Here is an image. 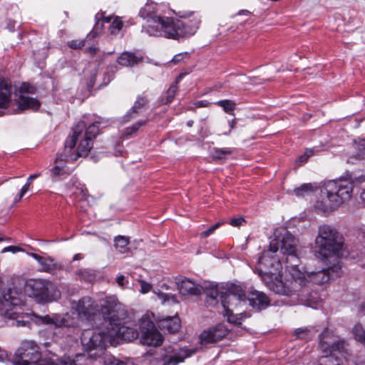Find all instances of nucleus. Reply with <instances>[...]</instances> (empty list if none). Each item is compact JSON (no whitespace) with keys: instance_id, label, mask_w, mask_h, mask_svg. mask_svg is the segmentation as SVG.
I'll return each mask as SVG.
<instances>
[{"instance_id":"nucleus-1","label":"nucleus","mask_w":365,"mask_h":365,"mask_svg":"<svg viewBox=\"0 0 365 365\" xmlns=\"http://www.w3.org/2000/svg\"><path fill=\"white\" fill-rule=\"evenodd\" d=\"M24 294L34 298L40 303H47L60 298L61 292L49 280L42 279H25L21 277L12 278L8 289L0 297V315L8 326L29 327L31 322L38 324L53 327L76 326V320L70 315L61 316L51 314L38 316L31 312H25Z\"/></svg>"},{"instance_id":"nucleus-2","label":"nucleus","mask_w":365,"mask_h":365,"mask_svg":"<svg viewBox=\"0 0 365 365\" xmlns=\"http://www.w3.org/2000/svg\"><path fill=\"white\" fill-rule=\"evenodd\" d=\"M298 241L288 231L270 242L269 249L264 250L259 258L256 272L269 288V283L277 279L293 276L300 279L302 272L299 269L302 264L298 255Z\"/></svg>"},{"instance_id":"nucleus-3","label":"nucleus","mask_w":365,"mask_h":365,"mask_svg":"<svg viewBox=\"0 0 365 365\" xmlns=\"http://www.w3.org/2000/svg\"><path fill=\"white\" fill-rule=\"evenodd\" d=\"M98 123L87 125L85 121H79L72 129V133L65 141V148L62 153H58L55 165L51 169L53 180L56 178L68 175L73 169L69 164L80 157L88 155L93 146V140L98 133Z\"/></svg>"},{"instance_id":"nucleus-4","label":"nucleus","mask_w":365,"mask_h":365,"mask_svg":"<svg viewBox=\"0 0 365 365\" xmlns=\"http://www.w3.org/2000/svg\"><path fill=\"white\" fill-rule=\"evenodd\" d=\"M299 269L302 272L299 279L293 276L284 279L276 277L274 282L269 283V289L275 294L295 299L307 306L315 307L316 302L312 298V286L328 282L330 280V273L327 269L309 272L302 264Z\"/></svg>"},{"instance_id":"nucleus-5","label":"nucleus","mask_w":365,"mask_h":365,"mask_svg":"<svg viewBox=\"0 0 365 365\" xmlns=\"http://www.w3.org/2000/svg\"><path fill=\"white\" fill-rule=\"evenodd\" d=\"M101 314L107 324L112 343L116 338L131 341L138 336L136 329L122 324L127 317L125 306L115 296L106 297L101 302Z\"/></svg>"},{"instance_id":"nucleus-6","label":"nucleus","mask_w":365,"mask_h":365,"mask_svg":"<svg viewBox=\"0 0 365 365\" xmlns=\"http://www.w3.org/2000/svg\"><path fill=\"white\" fill-rule=\"evenodd\" d=\"M353 188V180L351 178L342 177L325 182L319 188V197L314 205V209L322 213L336 210L351 198Z\"/></svg>"},{"instance_id":"nucleus-7","label":"nucleus","mask_w":365,"mask_h":365,"mask_svg":"<svg viewBox=\"0 0 365 365\" xmlns=\"http://www.w3.org/2000/svg\"><path fill=\"white\" fill-rule=\"evenodd\" d=\"M316 251L314 255L323 262H330L341 257L345 252L344 239L335 227L322 224L318 227L314 240Z\"/></svg>"},{"instance_id":"nucleus-8","label":"nucleus","mask_w":365,"mask_h":365,"mask_svg":"<svg viewBox=\"0 0 365 365\" xmlns=\"http://www.w3.org/2000/svg\"><path fill=\"white\" fill-rule=\"evenodd\" d=\"M106 298H104L105 299ZM103 299L99 301V304L97 303L93 299L90 297H83L78 301L71 302V313H66L65 314H61V316L70 315L71 317L76 320L77 324L76 326H61L54 327L56 331L54 332L55 340L58 341L60 339L56 336L58 334H61L65 331V329H74L79 325L80 320H85L91 322L94 319L95 317L101 313V302ZM74 330L72 329V331Z\"/></svg>"},{"instance_id":"nucleus-9","label":"nucleus","mask_w":365,"mask_h":365,"mask_svg":"<svg viewBox=\"0 0 365 365\" xmlns=\"http://www.w3.org/2000/svg\"><path fill=\"white\" fill-rule=\"evenodd\" d=\"M221 303L224 309V315L230 323L240 324L243 319V313L240 312L246 306V293L245 289L237 284H232L227 292L221 294Z\"/></svg>"},{"instance_id":"nucleus-10","label":"nucleus","mask_w":365,"mask_h":365,"mask_svg":"<svg viewBox=\"0 0 365 365\" xmlns=\"http://www.w3.org/2000/svg\"><path fill=\"white\" fill-rule=\"evenodd\" d=\"M81 343L88 357L100 358L108 344H112L108 329L102 327L96 329H88L83 332Z\"/></svg>"},{"instance_id":"nucleus-11","label":"nucleus","mask_w":365,"mask_h":365,"mask_svg":"<svg viewBox=\"0 0 365 365\" xmlns=\"http://www.w3.org/2000/svg\"><path fill=\"white\" fill-rule=\"evenodd\" d=\"M181 25V20L163 16L162 19H158V22L155 26L150 24L143 26L142 31L149 36L179 39L182 38L179 27Z\"/></svg>"},{"instance_id":"nucleus-12","label":"nucleus","mask_w":365,"mask_h":365,"mask_svg":"<svg viewBox=\"0 0 365 365\" xmlns=\"http://www.w3.org/2000/svg\"><path fill=\"white\" fill-rule=\"evenodd\" d=\"M140 342L150 346H160L163 341V335L155 328L153 322L148 315H144L139 324Z\"/></svg>"},{"instance_id":"nucleus-13","label":"nucleus","mask_w":365,"mask_h":365,"mask_svg":"<svg viewBox=\"0 0 365 365\" xmlns=\"http://www.w3.org/2000/svg\"><path fill=\"white\" fill-rule=\"evenodd\" d=\"M177 15L184 19L181 20L182 25L179 26L181 31L182 38H186L194 35L201 24V16L193 12L189 11H179Z\"/></svg>"},{"instance_id":"nucleus-14","label":"nucleus","mask_w":365,"mask_h":365,"mask_svg":"<svg viewBox=\"0 0 365 365\" xmlns=\"http://www.w3.org/2000/svg\"><path fill=\"white\" fill-rule=\"evenodd\" d=\"M35 91V88L29 83H22L19 89V96L16 99L17 104L21 110H37L39 108L40 102L33 96Z\"/></svg>"},{"instance_id":"nucleus-15","label":"nucleus","mask_w":365,"mask_h":365,"mask_svg":"<svg viewBox=\"0 0 365 365\" xmlns=\"http://www.w3.org/2000/svg\"><path fill=\"white\" fill-rule=\"evenodd\" d=\"M228 334V329L224 324H218L203 331L200 336L203 345L215 343L222 339Z\"/></svg>"},{"instance_id":"nucleus-16","label":"nucleus","mask_w":365,"mask_h":365,"mask_svg":"<svg viewBox=\"0 0 365 365\" xmlns=\"http://www.w3.org/2000/svg\"><path fill=\"white\" fill-rule=\"evenodd\" d=\"M160 6L153 1L148 0L145 4L140 9L139 16L144 19H147L148 25L155 26L158 22V19H162L159 14Z\"/></svg>"},{"instance_id":"nucleus-17","label":"nucleus","mask_w":365,"mask_h":365,"mask_svg":"<svg viewBox=\"0 0 365 365\" xmlns=\"http://www.w3.org/2000/svg\"><path fill=\"white\" fill-rule=\"evenodd\" d=\"M29 255L36 260L41 267V271L53 274L56 270L62 269V265L47 254L39 255L36 253H30Z\"/></svg>"},{"instance_id":"nucleus-18","label":"nucleus","mask_w":365,"mask_h":365,"mask_svg":"<svg viewBox=\"0 0 365 365\" xmlns=\"http://www.w3.org/2000/svg\"><path fill=\"white\" fill-rule=\"evenodd\" d=\"M179 292L182 295H199L204 291V287L189 278L178 279L177 282Z\"/></svg>"},{"instance_id":"nucleus-19","label":"nucleus","mask_w":365,"mask_h":365,"mask_svg":"<svg viewBox=\"0 0 365 365\" xmlns=\"http://www.w3.org/2000/svg\"><path fill=\"white\" fill-rule=\"evenodd\" d=\"M165 351L167 359L163 365H178L190 356V354L187 350L174 346L166 348Z\"/></svg>"},{"instance_id":"nucleus-20","label":"nucleus","mask_w":365,"mask_h":365,"mask_svg":"<svg viewBox=\"0 0 365 365\" xmlns=\"http://www.w3.org/2000/svg\"><path fill=\"white\" fill-rule=\"evenodd\" d=\"M247 300L251 307L259 309L266 308L270 302L264 293L257 290L250 292L248 296L246 295V302Z\"/></svg>"},{"instance_id":"nucleus-21","label":"nucleus","mask_w":365,"mask_h":365,"mask_svg":"<svg viewBox=\"0 0 365 365\" xmlns=\"http://www.w3.org/2000/svg\"><path fill=\"white\" fill-rule=\"evenodd\" d=\"M158 324L162 331L168 333H175L180 327V320L178 316L159 319Z\"/></svg>"},{"instance_id":"nucleus-22","label":"nucleus","mask_w":365,"mask_h":365,"mask_svg":"<svg viewBox=\"0 0 365 365\" xmlns=\"http://www.w3.org/2000/svg\"><path fill=\"white\" fill-rule=\"evenodd\" d=\"M11 96V86L4 78L0 76V108L6 107Z\"/></svg>"},{"instance_id":"nucleus-23","label":"nucleus","mask_w":365,"mask_h":365,"mask_svg":"<svg viewBox=\"0 0 365 365\" xmlns=\"http://www.w3.org/2000/svg\"><path fill=\"white\" fill-rule=\"evenodd\" d=\"M148 101L143 97H138L136 101L134 103V106L131 108V109L128 112V113L125 116V120L128 121L131 118H134L137 117L140 113H141L146 105Z\"/></svg>"},{"instance_id":"nucleus-24","label":"nucleus","mask_w":365,"mask_h":365,"mask_svg":"<svg viewBox=\"0 0 365 365\" xmlns=\"http://www.w3.org/2000/svg\"><path fill=\"white\" fill-rule=\"evenodd\" d=\"M141 61V58L131 52H123L118 57L117 62L123 66H133Z\"/></svg>"},{"instance_id":"nucleus-25","label":"nucleus","mask_w":365,"mask_h":365,"mask_svg":"<svg viewBox=\"0 0 365 365\" xmlns=\"http://www.w3.org/2000/svg\"><path fill=\"white\" fill-rule=\"evenodd\" d=\"M98 24L94 26L93 29L87 35L85 40H73L68 42V46L74 49L85 46L88 41H92L97 36Z\"/></svg>"},{"instance_id":"nucleus-26","label":"nucleus","mask_w":365,"mask_h":365,"mask_svg":"<svg viewBox=\"0 0 365 365\" xmlns=\"http://www.w3.org/2000/svg\"><path fill=\"white\" fill-rule=\"evenodd\" d=\"M68 190L71 194L81 195L85 197L87 195V190L84 185L81 184L77 179L72 178L68 184Z\"/></svg>"},{"instance_id":"nucleus-27","label":"nucleus","mask_w":365,"mask_h":365,"mask_svg":"<svg viewBox=\"0 0 365 365\" xmlns=\"http://www.w3.org/2000/svg\"><path fill=\"white\" fill-rule=\"evenodd\" d=\"M232 284L227 286L225 291H219L217 286L212 285V287L207 289L206 292L207 302L209 304H214L217 302L218 296L221 298V294L227 292V289Z\"/></svg>"},{"instance_id":"nucleus-28","label":"nucleus","mask_w":365,"mask_h":365,"mask_svg":"<svg viewBox=\"0 0 365 365\" xmlns=\"http://www.w3.org/2000/svg\"><path fill=\"white\" fill-rule=\"evenodd\" d=\"M103 365H134L133 362L128 359L125 361H120L111 354H106L101 359Z\"/></svg>"},{"instance_id":"nucleus-29","label":"nucleus","mask_w":365,"mask_h":365,"mask_svg":"<svg viewBox=\"0 0 365 365\" xmlns=\"http://www.w3.org/2000/svg\"><path fill=\"white\" fill-rule=\"evenodd\" d=\"M83 358H84L83 355L78 354V355L76 356L75 359H71L70 356H64L60 360L58 364L55 363L56 359L53 358L48 359V361L52 362L54 365H78L77 362H78L79 360H81Z\"/></svg>"},{"instance_id":"nucleus-30","label":"nucleus","mask_w":365,"mask_h":365,"mask_svg":"<svg viewBox=\"0 0 365 365\" xmlns=\"http://www.w3.org/2000/svg\"><path fill=\"white\" fill-rule=\"evenodd\" d=\"M232 153V150L229 148H214L211 152L212 158L217 160H223L226 158V156L230 155Z\"/></svg>"},{"instance_id":"nucleus-31","label":"nucleus","mask_w":365,"mask_h":365,"mask_svg":"<svg viewBox=\"0 0 365 365\" xmlns=\"http://www.w3.org/2000/svg\"><path fill=\"white\" fill-rule=\"evenodd\" d=\"M314 187L312 184L305 183L294 190L297 196L304 197L314 191Z\"/></svg>"},{"instance_id":"nucleus-32","label":"nucleus","mask_w":365,"mask_h":365,"mask_svg":"<svg viewBox=\"0 0 365 365\" xmlns=\"http://www.w3.org/2000/svg\"><path fill=\"white\" fill-rule=\"evenodd\" d=\"M154 294H156L158 298L161 301L162 304H165L171 302L172 303H176L177 300L175 295L171 294H166L161 292L160 291H153Z\"/></svg>"},{"instance_id":"nucleus-33","label":"nucleus","mask_w":365,"mask_h":365,"mask_svg":"<svg viewBox=\"0 0 365 365\" xmlns=\"http://www.w3.org/2000/svg\"><path fill=\"white\" fill-rule=\"evenodd\" d=\"M217 104L221 106L227 113L232 112L235 110L236 106L235 103L230 100H221L217 101Z\"/></svg>"},{"instance_id":"nucleus-34","label":"nucleus","mask_w":365,"mask_h":365,"mask_svg":"<svg viewBox=\"0 0 365 365\" xmlns=\"http://www.w3.org/2000/svg\"><path fill=\"white\" fill-rule=\"evenodd\" d=\"M129 242V240L128 237L124 236H118L115 239V245L117 248H120V252H125V250L126 249Z\"/></svg>"},{"instance_id":"nucleus-35","label":"nucleus","mask_w":365,"mask_h":365,"mask_svg":"<svg viewBox=\"0 0 365 365\" xmlns=\"http://www.w3.org/2000/svg\"><path fill=\"white\" fill-rule=\"evenodd\" d=\"M327 270L330 273V279L339 277L342 273L341 265L339 262L328 267Z\"/></svg>"},{"instance_id":"nucleus-36","label":"nucleus","mask_w":365,"mask_h":365,"mask_svg":"<svg viewBox=\"0 0 365 365\" xmlns=\"http://www.w3.org/2000/svg\"><path fill=\"white\" fill-rule=\"evenodd\" d=\"M123 26V21L119 17L115 18V19L112 21L111 25L110 26L109 30L111 34H118Z\"/></svg>"},{"instance_id":"nucleus-37","label":"nucleus","mask_w":365,"mask_h":365,"mask_svg":"<svg viewBox=\"0 0 365 365\" xmlns=\"http://www.w3.org/2000/svg\"><path fill=\"white\" fill-rule=\"evenodd\" d=\"M178 83V80H177L175 81V83H173L168 88V90L167 91V99H166L167 103H169L173 101V100L177 93V91H178V86H177Z\"/></svg>"},{"instance_id":"nucleus-38","label":"nucleus","mask_w":365,"mask_h":365,"mask_svg":"<svg viewBox=\"0 0 365 365\" xmlns=\"http://www.w3.org/2000/svg\"><path fill=\"white\" fill-rule=\"evenodd\" d=\"M295 335L302 339H308L311 337V331L307 328H299L295 330Z\"/></svg>"},{"instance_id":"nucleus-39","label":"nucleus","mask_w":365,"mask_h":365,"mask_svg":"<svg viewBox=\"0 0 365 365\" xmlns=\"http://www.w3.org/2000/svg\"><path fill=\"white\" fill-rule=\"evenodd\" d=\"M356 150L359 158L365 160V138L359 140L356 143Z\"/></svg>"},{"instance_id":"nucleus-40","label":"nucleus","mask_w":365,"mask_h":365,"mask_svg":"<svg viewBox=\"0 0 365 365\" xmlns=\"http://www.w3.org/2000/svg\"><path fill=\"white\" fill-rule=\"evenodd\" d=\"M138 282L140 285V293L143 294L148 293L152 289V284L143 279H138Z\"/></svg>"},{"instance_id":"nucleus-41","label":"nucleus","mask_w":365,"mask_h":365,"mask_svg":"<svg viewBox=\"0 0 365 365\" xmlns=\"http://www.w3.org/2000/svg\"><path fill=\"white\" fill-rule=\"evenodd\" d=\"M222 225L221 222H217L216 224L211 226L209 229L207 230H205L201 232L200 235L202 237H207L212 235L220 225Z\"/></svg>"},{"instance_id":"nucleus-42","label":"nucleus","mask_w":365,"mask_h":365,"mask_svg":"<svg viewBox=\"0 0 365 365\" xmlns=\"http://www.w3.org/2000/svg\"><path fill=\"white\" fill-rule=\"evenodd\" d=\"M96 73H97V70H96V67L91 69V75L89 76V79L87 83V86L89 89L92 88L95 84V79H96Z\"/></svg>"},{"instance_id":"nucleus-43","label":"nucleus","mask_w":365,"mask_h":365,"mask_svg":"<svg viewBox=\"0 0 365 365\" xmlns=\"http://www.w3.org/2000/svg\"><path fill=\"white\" fill-rule=\"evenodd\" d=\"M145 120H140L138 121L135 124H134L131 128H128L127 129V134L130 135L135 131H137L141 126L145 124Z\"/></svg>"},{"instance_id":"nucleus-44","label":"nucleus","mask_w":365,"mask_h":365,"mask_svg":"<svg viewBox=\"0 0 365 365\" xmlns=\"http://www.w3.org/2000/svg\"><path fill=\"white\" fill-rule=\"evenodd\" d=\"M96 19H97L96 25L98 24V29H97L96 31L98 33L99 31L101 29V26H99V21L101 19L103 23H109L110 21L111 18L110 16L104 17L103 16V14H97L96 16Z\"/></svg>"},{"instance_id":"nucleus-45","label":"nucleus","mask_w":365,"mask_h":365,"mask_svg":"<svg viewBox=\"0 0 365 365\" xmlns=\"http://www.w3.org/2000/svg\"><path fill=\"white\" fill-rule=\"evenodd\" d=\"M116 282L118 285L122 289H125L126 287V285L128 284V281L123 274H120L117 277Z\"/></svg>"},{"instance_id":"nucleus-46","label":"nucleus","mask_w":365,"mask_h":365,"mask_svg":"<svg viewBox=\"0 0 365 365\" xmlns=\"http://www.w3.org/2000/svg\"><path fill=\"white\" fill-rule=\"evenodd\" d=\"M245 222L243 217L232 218L230 224L233 227H240Z\"/></svg>"},{"instance_id":"nucleus-47","label":"nucleus","mask_w":365,"mask_h":365,"mask_svg":"<svg viewBox=\"0 0 365 365\" xmlns=\"http://www.w3.org/2000/svg\"><path fill=\"white\" fill-rule=\"evenodd\" d=\"M187 53H180L178 54H176L171 60V61L174 63H178L180 62L185 56H187Z\"/></svg>"},{"instance_id":"nucleus-48","label":"nucleus","mask_w":365,"mask_h":365,"mask_svg":"<svg viewBox=\"0 0 365 365\" xmlns=\"http://www.w3.org/2000/svg\"><path fill=\"white\" fill-rule=\"evenodd\" d=\"M20 250H21V248H19V247L11 245V246H8V247H4L1 250V253H5V252H11L13 253H16L17 252H19Z\"/></svg>"},{"instance_id":"nucleus-49","label":"nucleus","mask_w":365,"mask_h":365,"mask_svg":"<svg viewBox=\"0 0 365 365\" xmlns=\"http://www.w3.org/2000/svg\"><path fill=\"white\" fill-rule=\"evenodd\" d=\"M346 178H351L353 180V184L354 185L355 182H363L365 181V175L364 174H361L360 175H354V177H352L351 175H349L347 176Z\"/></svg>"},{"instance_id":"nucleus-50","label":"nucleus","mask_w":365,"mask_h":365,"mask_svg":"<svg viewBox=\"0 0 365 365\" xmlns=\"http://www.w3.org/2000/svg\"><path fill=\"white\" fill-rule=\"evenodd\" d=\"M30 182H26V184L21 187L20 193L19 195V200H21V199L26 193V192L29 191V190L30 189Z\"/></svg>"},{"instance_id":"nucleus-51","label":"nucleus","mask_w":365,"mask_h":365,"mask_svg":"<svg viewBox=\"0 0 365 365\" xmlns=\"http://www.w3.org/2000/svg\"><path fill=\"white\" fill-rule=\"evenodd\" d=\"M308 157H307L305 155V154H303L302 155L299 156L297 159V161L296 163L299 165H301L302 164H304L305 163H307V161L308 160Z\"/></svg>"},{"instance_id":"nucleus-52","label":"nucleus","mask_w":365,"mask_h":365,"mask_svg":"<svg viewBox=\"0 0 365 365\" xmlns=\"http://www.w3.org/2000/svg\"><path fill=\"white\" fill-rule=\"evenodd\" d=\"M228 124H229L230 128L227 132L222 133V134H224V135H229L230 133L231 130L235 128V126L236 125L235 119H232V120L228 121Z\"/></svg>"},{"instance_id":"nucleus-53","label":"nucleus","mask_w":365,"mask_h":365,"mask_svg":"<svg viewBox=\"0 0 365 365\" xmlns=\"http://www.w3.org/2000/svg\"><path fill=\"white\" fill-rule=\"evenodd\" d=\"M209 103L206 101H198L195 103L197 107H207Z\"/></svg>"},{"instance_id":"nucleus-54","label":"nucleus","mask_w":365,"mask_h":365,"mask_svg":"<svg viewBox=\"0 0 365 365\" xmlns=\"http://www.w3.org/2000/svg\"><path fill=\"white\" fill-rule=\"evenodd\" d=\"M15 21H11V20H8V23H7V26L6 28L9 30V31H14V28H15Z\"/></svg>"},{"instance_id":"nucleus-55","label":"nucleus","mask_w":365,"mask_h":365,"mask_svg":"<svg viewBox=\"0 0 365 365\" xmlns=\"http://www.w3.org/2000/svg\"><path fill=\"white\" fill-rule=\"evenodd\" d=\"M7 358V354L0 348V361H4Z\"/></svg>"},{"instance_id":"nucleus-56","label":"nucleus","mask_w":365,"mask_h":365,"mask_svg":"<svg viewBox=\"0 0 365 365\" xmlns=\"http://www.w3.org/2000/svg\"><path fill=\"white\" fill-rule=\"evenodd\" d=\"M304 154H305V155L307 157H308V158H309L314 154V149H312V148L307 149V150H306V151Z\"/></svg>"},{"instance_id":"nucleus-57","label":"nucleus","mask_w":365,"mask_h":365,"mask_svg":"<svg viewBox=\"0 0 365 365\" xmlns=\"http://www.w3.org/2000/svg\"><path fill=\"white\" fill-rule=\"evenodd\" d=\"M40 175L39 173H36V174H33V175H31L29 178L27 179V182H30L31 183V181L36 178H38V176Z\"/></svg>"},{"instance_id":"nucleus-58","label":"nucleus","mask_w":365,"mask_h":365,"mask_svg":"<svg viewBox=\"0 0 365 365\" xmlns=\"http://www.w3.org/2000/svg\"><path fill=\"white\" fill-rule=\"evenodd\" d=\"M83 258V256L81 254H76L74 256H73V261H76V260H80Z\"/></svg>"},{"instance_id":"nucleus-59","label":"nucleus","mask_w":365,"mask_h":365,"mask_svg":"<svg viewBox=\"0 0 365 365\" xmlns=\"http://www.w3.org/2000/svg\"><path fill=\"white\" fill-rule=\"evenodd\" d=\"M360 197L362 201L365 202V189L361 192Z\"/></svg>"},{"instance_id":"nucleus-60","label":"nucleus","mask_w":365,"mask_h":365,"mask_svg":"<svg viewBox=\"0 0 365 365\" xmlns=\"http://www.w3.org/2000/svg\"><path fill=\"white\" fill-rule=\"evenodd\" d=\"M361 310L363 314H365V302L361 304Z\"/></svg>"},{"instance_id":"nucleus-61","label":"nucleus","mask_w":365,"mask_h":365,"mask_svg":"<svg viewBox=\"0 0 365 365\" xmlns=\"http://www.w3.org/2000/svg\"><path fill=\"white\" fill-rule=\"evenodd\" d=\"M361 310L363 314H365V302L361 304Z\"/></svg>"},{"instance_id":"nucleus-62","label":"nucleus","mask_w":365,"mask_h":365,"mask_svg":"<svg viewBox=\"0 0 365 365\" xmlns=\"http://www.w3.org/2000/svg\"><path fill=\"white\" fill-rule=\"evenodd\" d=\"M88 48L89 49L91 53H95L96 52V48H93V47L88 46Z\"/></svg>"},{"instance_id":"nucleus-63","label":"nucleus","mask_w":365,"mask_h":365,"mask_svg":"<svg viewBox=\"0 0 365 365\" xmlns=\"http://www.w3.org/2000/svg\"><path fill=\"white\" fill-rule=\"evenodd\" d=\"M192 124H193V121L192 120H190V121L187 122V125L190 126V127L192 126Z\"/></svg>"},{"instance_id":"nucleus-64","label":"nucleus","mask_w":365,"mask_h":365,"mask_svg":"<svg viewBox=\"0 0 365 365\" xmlns=\"http://www.w3.org/2000/svg\"><path fill=\"white\" fill-rule=\"evenodd\" d=\"M68 337H70V338H71L72 339H73V336H72L71 333H69V334H68Z\"/></svg>"}]
</instances>
